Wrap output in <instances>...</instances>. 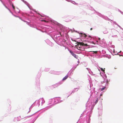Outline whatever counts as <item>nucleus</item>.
Wrapping results in <instances>:
<instances>
[{"mask_svg":"<svg viewBox=\"0 0 123 123\" xmlns=\"http://www.w3.org/2000/svg\"><path fill=\"white\" fill-rule=\"evenodd\" d=\"M87 36L89 37H91V36H90V35H89Z\"/></svg>","mask_w":123,"mask_h":123,"instance_id":"nucleus-12","label":"nucleus"},{"mask_svg":"<svg viewBox=\"0 0 123 123\" xmlns=\"http://www.w3.org/2000/svg\"><path fill=\"white\" fill-rule=\"evenodd\" d=\"M80 34L81 35V36L85 38H86V37L87 36V35L85 34V33H80Z\"/></svg>","mask_w":123,"mask_h":123,"instance_id":"nucleus-4","label":"nucleus"},{"mask_svg":"<svg viewBox=\"0 0 123 123\" xmlns=\"http://www.w3.org/2000/svg\"><path fill=\"white\" fill-rule=\"evenodd\" d=\"M102 94H101V95H101V96H102Z\"/></svg>","mask_w":123,"mask_h":123,"instance_id":"nucleus-14","label":"nucleus"},{"mask_svg":"<svg viewBox=\"0 0 123 123\" xmlns=\"http://www.w3.org/2000/svg\"><path fill=\"white\" fill-rule=\"evenodd\" d=\"M92 30V28H91L90 29V30Z\"/></svg>","mask_w":123,"mask_h":123,"instance_id":"nucleus-13","label":"nucleus"},{"mask_svg":"<svg viewBox=\"0 0 123 123\" xmlns=\"http://www.w3.org/2000/svg\"><path fill=\"white\" fill-rule=\"evenodd\" d=\"M18 117V118L20 117V119L19 120H21V117H20V116H19V117Z\"/></svg>","mask_w":123,"mask_h":123,"instance_id":"nucleus-11","label":"nucleus"},{"mask_svg":"<svg viewBox=\"0 0 123 123\" xmlns=\"http://www.w3.org/2000/svg\"><path fill=\"white\" fill-rule=\"evenodd\" d=\"M77 49L81 50H84L85 49V48L83 47H76Z\"/></svg>","mask_w":123,"mask_h":123,"instance_id":"nucleus-2","label":"nucleus"},{"mask_svg":"<svg viewBox=\"0 0 123 123\" xmlns=\"http://www.w3.org/2000/svg\"><path fill=\"white\" fill-rule=\"evenodd\" d=\"M106 82H108V80H107V81H106Z\"/></svg>","mask_w":123,"mask_h":123,"instance_id":"nucleus-15","label":"nucleus"},{"mask_svg":"<svg viewBox=\"0 0 123 123\" xmlns=\"http://www.w3.org/2000/svg\"><path fill=\"white\" fill-rule=\"evenodd\" d=\"M68 77V75H66L62 79V80L63 81L66 80Z\"/></svg>","mask_w":123,"mask_h":123,"instance_id":"nucleus-5","label":"nucleus"},{"mask_svg":"<svg viewBox=\"0 0 123 123\" xmlns=\"http://www.w3.org/2000/svg\"><path fill=\"white\" fill-rule=\"evenodd\" d=\"M100 69L102 71H104V72H105V70H104L102 68H100Z\"/></svg>","mask_w":123,"mask_h":123,"instance_id":"nucleus-8","label":"nucleus"},{"mask_svg":"<svg viewBox=\"0 0 123 123\" xmlns=\"http://www.w3.org/2000/svg\"><path fill=\"white\" fill-rule=\"evenodd\" d=\"M69 52H70V53H71V54L76 59L77 58V56L74 53H73V52H72L71 50H70Z\"/></svg>","mask_w":123,"mask_h":123,"instance_id":"nucleus-3","label":"nucleus"},{"mask_svg":"<svg viewBox=\"0 0 123 123\" xmlns=\"http://www.w3.org/2000/svg\"><path fill=\"white\" fill-rule=\"evenodd\" d=\"M75 46H76V45H75Z\"/></svg>","mask_w":123,"mask_h":123,"instance_id":"nucleus-16","label":"nucleus"},{"mask_svg":"<svg viewBox=\"0 0 123 123\" xmlns=\"http://www.w3.org/2000/svg\"><path fill=\"white\" fill-rule=\"evenodd\" d=\"M12 7L13 9H14V10L15 9V7L14 6V5H13V4L12 5Z\"/></svg>","mask_w":123,"mask_h":123,"instance_id":"nucleus-10","label":"nucleus"},{"mask_svg":"<svg viewBox=\"0 0 123 123\" xmlns=\"http://www.w3.org/2000/svg\"><path fill=\"white\" fill-rule=\"evenodd\" d=\"M80 45L81 46H87L88 45L87 44L84 43L83 42H77V45Z\"/></svg>","mask_w":123,"mask_h":123,"instance_id":"nucleus-1","label":"nucleus"},{"mask_svg":"<svg viewBox=\"0 0 123 123\" xmlns=\"http://www.w3.org/2000/svg\"><path fill=\"white\" fill-rule=\"evenodd\" d=\"M98 99L96 100L95 102V104H96L98 102Z\"/></svg>","mask_w":123,"mask_h":123,"instance_id":"nucleus-9","label":"nucleus"},{"mask_svg":"<svg viewBox=\"0 0 123 123\" xmlns=\"http://www.w3.org/2000/svg\"><path fill=\"white\" fill-rule=\"evenodd\" d=\"M92 52H94V53H95V54H97V53L98 52V51H92Z\"/></svg>","mask_w":123,"mask_h":123,"instance_id":"nucleus-7","label":"nucleus"},{"mask_svg":"<svg viewBox=\"0 0 123 123\" xmlns=\"http://www.w3.org/2000/svg\"><path fill=\"white\" fill-rule=\"evenodd\" d=\"M105 87H104V88H101V91H103L105 89Z\"/></svg>","mask_w":123,"mask_h":123,"instance_id":"nucleus-6","label":"nucleus"}]
</instances>
